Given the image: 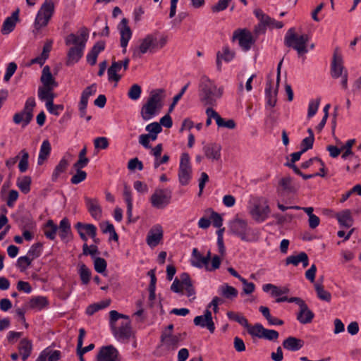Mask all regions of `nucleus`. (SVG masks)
Instances as JSON below:
<instances>
[{
    "mask_svg": "<svg viewBox=\"0 0 361 361\" xmlns=\"http://www.w3.org/2000/svg\"><path fill=\"white\" fill-rule=\"evenodd\" d=\"M299 309V312L297 314V319L299 321V322L302 324H306L312 322L314 317V314L309 309L307 304L304 305Z\"/></svg>",
    "mask_w": 361,
    "mask_h": 361,
    "instance_id": "28",
    "label": "nucleus"
},
{
    "mask_svg": "<svg viewBox=\"0 0 361 361\" xmlns=\"http://www.w3.org/2000/svg\"><path fill=\"white\" fill-rule=\"evenodd\" d=\"M161 341L166 349L169 350H176L180 342V335H173L164 331L161 336Z\"/></svg>",
    "mask_w": 361,
    "mask_h": 361,
    "instance_id": "19",
    "label": "nucleus"
},
{
    "mask_svg": "<svg viewBox=\"0 0 361 361\" xmlns=\"http://www.w3.org/2000/svg\"><path fill=\"white\" fill-rule=\"evenodd\" d=\"M264 19L266 20L267 26L270 28L281 29L283 27V23L281 21H277L274 18H271L264 13Z\"/></svg>",
    "mask_w": 361,
    "mask_h": 361,
    "instance_id": "62",
    "label": "nucleus"
},
{
    "mask_svg": "<svg viewBox=\"0 0 361 361\" xmlns=\"http://www.w3.org/2000/svg\"><path fill=\"white\" fill-rule=\"evenodd\" d=\"M79 266L80 268L78 273L80 280L82 284L87 285L90 281L91 271L85 264H80Z\"/></svg>",
    "mask_w": 361,
    "mask_h": 361,
    "instance_id": "51",
    "label": "nucleus"
},
{
    "mask_svg": "<svg viewBox=\"0 0 361 361\" xmlns=\"http://www.w3.org/2000/svg\"><path fill=\"white\" fill-rule=\"evenodd\" d=\"M301 262L302 264V267L304 268L307 267L309 265V259L307 255L301 252L297 255H290L286 259V264H293L294 266H298L299 263Z\"/></svg>",
    "mask_w": 361,
    "mask_h": 361,
    "instance_id": "29",
    "label": "nucleus"
},
{
    "mask_svg": "<svg viewBox=\"0 0 361 361\" xmlns=\"http://www.w3.org/2000/svg\"><path fill=\"white\" fill-rule=\"evenodd\" d=\"M32 342L26 338H23L19 343V352L22 356V360L25 361L31 354Z\"/></svg>",
    "mask_w": 361,
    "mask_h": 361,
    "instance_id": "40",
    "label": "nucleus"
},
{
    "mask_svg": "<svg viewBox=\"0 0 361 361\" xmlns=\"http://www.w3.org/2000/svg\"><path fill=\"white\" fill-rule=\"evenodd\" d=\"M222 94V87H218L207 75L201 76L198 85V96L203 105L210 107L216 106Z\"/></svg>",
    "mask_w": 361,
    "mask_h": 361,
    "instance_id": "3",
    "label": "nucleus"
},
{
    "mask_svg": "<svg viewBox=\"0 0 361 361\" xmlns=\"http://www.w3.org/2000/svg\"><path fill=\"white\" fill-rule=\"evenodd\" d=\"M43 245L41 243H37L33 244L27 252V256L32 259V260L39 257L42 252Z\"/></svg>",
    "mask_w": 361,
    "mask_h": 361,
    "instance_id": "52",
    "label": "nucleus"
},
{
    "mask_svg": "<svg viewBox=\"0 0 361 361\" xmlns=\"http://www.w3.org/2000/svg\"><path fill=\"white\" fill-rule=\"evenodd\" d=\"M233 38H237L239 41V45L244 51L250 49L252 45L254 44L255 40L250 32L243 30L238 32L235 31L233 35Z\"/></svg>",
    "mask_w": 361,
    "mask_h": 361,
    "instance_id": "18",
    "label": "nucleus"
},
{
    "mask_svg": "<svg viewBox=\"0 0 361 361\" xmlns=\"http://www.w3.org/2000/svg\"><path fill=\"white\" fill-rule=\"evenodd\" d=\"M269 213V207L268 205L262 206L260 204H255L250 211L252 218L258 222L265 221Z\"/></svg>",
    "mask_w": 361,
    "mask_h": 361,
    "instance_id": "24",
    "label": "nucleus"
},
{
    "mask_svg": "<svg viewBox=\"0 0 361 361\" xmlns=\"http://www.w3.org/2000/svg\"><path fill=\"white\" fill-rule=\"evenodd\" d=\"M31 182V178L26 176L18 179L17 185L22 192L27 194L30 191Z\"/></svg>",
    "mask_w": 361,
    "mask_h": 361,
    "instance_id": "50",
    "label": "nucleus"
},
{
    "mask_svg": "<svg viewBox=\"0 0 361 361\" xmlns=\"http://www.w3.org/2000/svg\"><path fill=\"white\" fill-rule=\"evenodd\" d=\"M204 154L207 159L212 161H219L221 157V146L219 143L210 142L202 148Z\"/></svg>",
    "mask_w": 361,
    "mask_h": 361,
    "instance_id": "17",
    "label": "nucleus"
},
{
    "mask_svg": "<svg viewBox=\"0 0 361 361\" xmlns=\"http://www.w3.org/2000/svg\"><path fill=\"white\" fill-rule=\"evenodd\" d=\"M88 30L83 28L80 30V35L71 33L65 38L66 46H72L67 52L66 64L68 66L76 63L83 56L86 42L88 39Z\"/></svg>",
    "mask_w": 361,
    "mask_h": 361,
    "instance_id": "1",
    "label": "nucleus"
},
{
    "mask_svg": "<svg viewBox=\"0 0 361 361\" xmlns=\"http://www.w3.org/2000/svg\"><path fill=\"white\" fill-rule=\"evenodd\" d=\"M36 103L34 97L27 98L23 109L13 115V122L16 124L22 123L23 127L27 126L33 118V109Z\"/></svg>",
    "mask_w": 361,
    "mask_h": 361,
    "instance_id": "10",
    "label": "nucleus"
},
{
    "mask_svg": "<svg viewBox=\"0 0 361 361\" xmlns=\"http://www.w3.org/2000/svg\"><path fill=\"white\" fill-rule=\"evenodd\" d=\"M32 261V259H30L27 255L20 257L17 261V267L21 271H24L31 264Z\"/></svg>",
    "mask_w": 361,
    "mask_h": 361,
    "instance_id": "61",
    "label": "nucleus"
},
{
    "mask_svg": "<svg viewBox=\"0 0 361 361\" xmlns=\"http://www.w3.org/2000/svg\"><path fill=\"white\" fill-rule=\"evenodd\" d=\"M315 290L317 292V297L324 301L330 302L331 300V294L324 290L323 285L319 283L314 284Z\"/></svg>",
    "mask_w": 361,
    "mask_h": 361,
    "instance_id": "49",
    "label": "nucleus"
},
{
    "mask_svg": "<svg viewBox=\"0 0 361 361\" xmlns=\"http://www.w3.org/2000/svg\"><path fill=\"white\" fill-rule=\"evenodd\" d=\"M178 180L180 185H187L192 178V168L188 153L182 154L178 169Z\"/></svg>",
    "mask_w": 361,
    "mask_h": 361,
    "instance_id": "12",
    "label": "nucleus"
},
{
    "mask_svg": "<svg viewBox=\"0 0 361 361\" xmlns=\"http://www.w3.org/2000/svg\"><path fill=\"white\" fill-rule=\"evenodd\" d=\"M279 336V332L276 330L264 329L262 338L268 341H276Z\"/></svg>",
    "mask_w": 361,
    "mask_h": 361,
    "instance_id": "64",
    "label": "nucleus"
},
{
    "mask_svg": "<svg viewBox=\"0 0 361 361\" xmlns=\"http://www.w3.org/2000/svg\"><path fill=\"white\" fill-rule=\"evenodd\" d=\"M279 185L283 190L288 192H294L295 189L292 185V179L290 176L282 178L279 181Z\"/></svg>",
    "mask_w": 361,
    "mask_h": 361,
    "instance_id": "55",
    "label": "nucleus"
},
{
    "mask_svg": "<svg viewBox=\"0 0 361 361\" xmlns=\"http://www.w3.org/2000/svg\"><path fill=\"white\" fill-rule=\"evenodd\" d=\"M68 166V161L65 158H62L54 170L51 176V180L53 181H56L61 174L66 171Z\"/></svg>",
    "mask_w": 361,
    "mask_h": 361,
    "instance_id": "45",
    "label": "nucleus"
},
{
    "mask_svg": "<svg viewBox=\"0 0 361 361\" xmlns=\"http://www.w3.org/2000/svg\"><path fill=\"white\" fill-rule=\"evenodd\" d=\"M207 258H204V256L198 252L197 248L193 249L191 259V264L192 266L197 268L204 267L206 269L207 265Z\"/></svg>",
    "mask_w": 361,
    "mask_h": 361,
    "instance_id": "37",
    "label": "nucleus"
},
{
    "mask_svg": "<svg viewBox=\"0 0 361 361\" xmlns=\"http://www.w3.org/2000/svg\"><path fill=\"white\" fill-rule=\"evenodd\" d=\"M336 218L342 227L350 228L353 225L354 219L350 209H344L338 212L336 214Z\"/></svg>",
    "mask_w": 361,
    "mask_h": 361,
    "instance_id": "25",
    "label": "nucleus"
},
{
    "mask_svg": "<svg viewBox=\"0 0 361 361\" xmlns=\"http://www.w3.org/2000/svg\"><path fill=\"white\" fill-rule=\"evenodd\" d=\"M163 238L162 227L157 224L154 226L148 232L146 241L151 247H156Z\"/></svg>",
    "mask_w": 361,
    "mask_h": 361,
    "instance_id": "21",
    "label": "nucleus"
},
{
    "mask_svg": "<svg viewBox=\"0 0 361 361\" xmlns=\"http://www.w3.org/2000/svg\"><path fill=\"white\" fill-rule=\"evenodd\" d=\"M229 230L233 235L239 237L243 241L251 242L257 238V233L249 227L246 221L235 219L231 222Z\"/></svg>",
    "mask_w": 361,
    "mask_h": 361,
    "instance_id": "9",
    "label": "nucleus"
},
{
    "mask_svg": "<svg viewBox=\"0 0 361 361\" xmlns=\"http://www.w3.org/2000/svg\"><path fill=\"white\" fill-rule=\"evenodd\" d=\"M166 98L164 89L159 88L150 92L149 96L140 110V115L144 121H149L159 114L164 106V100Z\"/></svg>",
    "mask_w": 361,
    "mask_h": 361,
    "instance_id": "4",
    "label": "nucleus"
},
{
    "mask_svg": "<svg viewBox=\"0 0 361 361\" xmlns=\"http://www.w3.org/2000/svg\"><path fill=\"white\" fill-rule=\"evenodd\" d=\"M54 88L44 86L39 87L38 88V97L41 101L46 102L47 109L51 114L58 116L59 113L54 111V94L52 92Z\"/></svg>",
    "mask_w": 361,
    "mask_h": 361,
    "instance_id": "13",
    "label": "nucleus"
},
{
    "mask_svg": "<svg viewBox=\"0 0 361 361\" xmlns=\"http://www.w3.org/2000/svg\"><path fill=\"white\" fill-rule=\"evenodd\" d=\"M85 335V331L84 329H80L79 336L78 338L77 350L80 351L82 353H86L92 350L94 348V345L91 343L86 347L82 348L83 338Z\"/></svg>",
    "mask_w": 361,
    "mask_h": 361,
    "instance_id": "46",
    "label": "nucleus"
},
{
    "mask_svg": "<svg viewBox=\"0 0 361 361\" xmlns=\"http://www.w3.org/2000/svg\"><path fill=\"white\" fill-rule=\"evenodd\" d=\"M88 212L94 219H99L102 216V209L97 200L85 198Z\"/></svg>",
    "mask_w": 361,
    "mask_h": 361,
    "instance_id": "31",
    "label": "nucleus"
},
{
    "mask_svg": "<svg viewBox=\"0 0 361 361\" xmlns=\"http://www.w3.org/2000/svg\"><path fill=\"white\" fill-rule=\"evenodd\" d=\"M247 330V332L252 336H255L259 338H262L263 332L264 331V327L259 323H257L255 325L252 326L248 324V326L245 327Z\"/></svg>",
    "mask_w": 361,
    "mask_h": 361,
    "instance_id": "48",
    "label": "nucleus"
},
{
    "mask_svg": "<svg viewBox=\"0 0 361 361\" xmlns=\"http://www.w3.org/2000/svg\"><path fill=\"white\" fill-rule=\"evenodd\" d=\"M220 295L227 299H233L238 296V290L233 286L228 284H224L219 288Z\"/></svg>",
    "mask_w": 361,
    "mask_h": 361,
    "instance_id": "42",
    "label": "nucleus"
},
{
    "mask_svg": "<svg viewBox=\"0 0 361 361\" xmlns=\"http://www.w3.org/2000/svg\"><path fill=\"white\" fill-rule=\"evenodd\" d=\"M19 9L13 12L12 15L6 18L3 23L1 27V33L3 35H8L11 33L15 28L16 23L18 21Z\"/></svg>",
    "mask_w": 361,
    "mask_h": 361,
    "instance_id": "23",
    "label": "nucleus"
},
{
    "mask_svg": "<svg viewBox=\"0 0 361 361\" xmlns=\"http://www.w3.org/2000/svg\"><path fill=\"white\" fill-rule=\"evenodd\" d=\"M142 93V88L138 84H133L128 92V97L134 101L137 100Z\"/></svg>",
    "mask_w": 361,
    "mask_h": 361,
    "instance_id": "58",
    "label": "nucleus"
},
{
    "mask_svg": "<svg viewBox=\"0 0 361 361\" xmlns=\"http://www.w3.org/2000/svg\"><path fill=\"white\" fill-rule=\"evenodd\" d=\"M262 290L265 293L271 292V295L272 297L279 298H281L280 296L286 295L289 292V289L286 286L279 287L271 283H267L263 285Z\"/></svg>",
    "mask_w": 361,
    "mask_h": 361,
    "instance_id": "32",
    "label": "nucleus"
},
{
    "mask_svg": "<svg viewBox=\"0 0 361 361\" xmlns=\"http://www.w3.org/2000/svg\"><path fill=\"white\" fill-rule=\"evenodd\" d=\"M58 226L52 220H48L44 227V234L47 238L54 240L56 238Z\"/></svg>",
    "mask_w": 361,
    "mask_h": 361,
    "instance_id": "41",
    "label": "nucleus"
},
{
    "mask_svg": "<svg viewBox=\"0 0 361 361\" xmlns=\"http://www.w3.org/2000/svg\"><path fill=\"white\" fill-rule=\"evenodd\" d=\"M97 361H121L118 350L112 345L103 346L100 348L97 355Z\"/></svg>",
    "mask_w": 361,
    "mask_h": 361,
    "instance_id": "14",
    "label": "nucleus"
},
{
    "mask_svg": "<svg viewBox=\"0 0 361 361\" xmlns=\"http://www.w3.org/2000/svg\"><path fill=\"white\" fill-rule=\"evenodd\" d=\"M121 68L120 62L113 61L111 66L107 70L109 80L115 81L116 82H118L121 78V75L117 74V72L120 71Z\"/></svg>",
    "mask_w": 361,
    "mask_h": 361,
    "instance_id": "39",
    "label": "nucleus"
},
{
    "mask_svg": "<svg viewBox=\"0 0 361 361\" xmlns=\"http://www.w3.org/2000/svg\"><path fill=\"white\" fill-rule=\"evenodd\" d=\"M166 42V37L161 36L158 38L157 33L148 34L140 40V45L133 50V56L140 57L147 52L154 53L162 49Z\"/></svg>",
    "mask_w": 361,
    "mask_h": 361,
    "instance_id": "5",
    "label": "nucleus"
},
{
    "mask_svg": "<svg viewBox=\"0 0 361 361\" xmlns=\"http://www.w3.org/2000/svg\"><path fill=\"white\" fill-rule=\"evenodd\" d=\"M320 103V98H317L316 99H312L309 102L308 105V112H307V117L311 118L314 116L319 108Z\"/></svg>",
    "mask_w": 361,
    "mask_h": 361,
    "instance_id": "59",
    "label": "nucleus"
},
{
    "mask_svg": "<svg viewBox=\"0 0 361 361\" xmlns=\"http://www.w3.org/2000/svg\"><path fill=\"white\" fill-rule=\"evenodd\" d=\"M279 87V83H278V82H276V84L274 85L271 78L269 76L267 77L265 87V97L267 104L271 108L274 107L276 104Z\"/></svg>",
    "mask_w": 361,
    "mask_h": 361,
    "instance_id": "15",
    "label": "nucleus"
},
{
    "mask_svg": "<svg viewBox=\"0 0 361 361\" xmlns=\"http://www.w3.org/2000/svg\"><path fill=\"white\" fill-rule=\"evenodd\" d=\"M75 228L76 230H81V231L85 232L90 238H94V235H97V227L92 224L78 222L75 225Z\"/></svg>",
    "mask_w": 361,
    "mask_h": 361,
    "instance_id": "44",
    "label": "nucleus"
},
{
    "mask_svg": "<svg viewBox=\"0 0 361 361\" xmlns=\"http://www.w3.org/2000/svg\"><path fill=\"white\" fill-rule=\"evenodd\" d=\"M212 116H215L216 117V123L219 128H226L228 129H234L235 128V123L233 119H228L226 121L223 118H221L218 113H213Z\"/></svg>",
    "mask_w": 361,
    "mask_h": 361,
    "instance_id": "47",
    "label": "nucleus"
},
{
    "mask_svg": "<svg viewBox=\"0 0 361 361\" xmlns=\"http://www.w3.org/2000/svg\"><path fill=\"white\" fill-rule=\"evenodd\" d=\"M344 69L343 65V60L340 56L336 54L334 55L333 61L331 63V75L333 78H338L343 75V71Z\"/></svg>",
    "mask_w": 361,
    "mask_h": 361,
    "instance_id": "34",
    "label": "nucleus"
},
{
    "mask_svg": "<svg viewBox=\"0 0 361 361\" xmlns=\"http://www.w3.org/2000/svg\"><path fill=\"white\" fill-rule=\"evenodd\" d=\"M59 230V236L62 240H65L68 235L71 233V224L68 219H63L58 227Z\"/></svg>",
    "mask_w": 361,
    "mask_h": 361,
    "instance_id": "43",
    "label": "nucleus"
},
{
    "mask_svg": "<svg viewBox=\"0 0 361 361\" xmlns=\"http://www.w3.org/2000/svg\"><path fill=\"white\" fill-rule=\"evenodd\" d=\"M54 11L55 5L54 1L52 0H44L37 11L35 19V29L33 30L35 34H37L42 27L48 25L54 13Z\"/></svg>",
    "mask_w": 361,
    "mask_h": 361,
    "instance_id": "8",
    "label": "nucleus"
},
{
    "mask_svg": "<svg viewBox=\"0 0 361 361\" xmlns=\"http://www.w3.org/2000/svg\"><path fill=\"white\" fill-rule=\"evenodd\" d=\"M128 24V19L123 18L118 25V30L121 35V47H127L128 42L132 37V30Z\"/></svg>",
    "mask_w": 361,
    "mask_h": 361,
    "instance_id": "22",
    "label": "nucleus"
},
{
    "mask_svg": "<svg viewBox=\"0 0 361 361\" xmlns=\"http://www.w3.org/2000/svg\"><path fill=\"white\" fill-rule=\"evenodd\" d=\"M20 154H21V158L18 164V169L20 172L23 173L28 169L29 154L25 149H22Z\"/></svg>",
    "mask_w": 361,
    "mask_h": 361,
    "instance_id": "54",
    "label": "nucleus"
},
{
    "mask_svg": "<svg viewBox=\"0 0 361 361\" xmlns=\"http://www.w3.org/2000/svg\"><path fill=\"white\" fill-rule=\"evenodd\" d=\"M107 263L104 258L97 257L94 258V267L97 273L103 274L105 272Z\"/></svg>",
    "mask_w": 361,
    "mask_h": 361,
    "instance_id": "56",
    "label": "nucleus"
},
{
    "mask_svg": "<svg viewBox=\"0 0 361 361\" xmlns=\"http://www.w3.org/2000/svg\"><path fill=\"white\" fill-rule=\"evenodd\" d=\"M109 324L115 338L120 342H128L133 335L129 317L116 310L109 312Z\"/></svg>",
    "mask_w": 361,
    "mask_h": 361,
    "instance_id": "2",
    "label": "nucleus"
},
{
    "mask_svg": "<svg viewBox=\"0 0 361 361\" xmlns=\"http://www.w3.org/2000/svg\"><path fill=\"white\" fill-rule=\"evenodd\" d=\"M51 145L48 140L42 142L40 147L39 153L37 159V164L42 165L44 161L47 159L51 152Z\"/></svg>",
    "mask_w": 361,
    "mask_h": 361,
    "instance_id": "38",
    "label": "nucleus"
},
{
    "mask_svg": "<svg viewBox=\"0 0 361 361\" xmlns=\"http://www.w3.org/2000/svg\"><path fill=\"white\" fill-rule=\"evenodd\" d=\"M193 322L196 326L207 328L210 333H214L215 330L212 312L208 309L204 311V315L195 317Z\"/></svg>",
    "mask_w": 361,
    "mask_h": 361,
    "instance_id": "20",
    "label": "nucleus"
},
{
    "mask_svg": "<svg viewBox=\"0 0 361 361\" xmlns=\"http://www.w3.org/2000/svg\"><path fill=\"white\" fill-rule=\"evenodd\" d=\"M226 314L229 319L233 320V321L238 322V324L243 326L244 327H246L247 326H248L247 319L245 317L241 315L240 314L230 311V312H228Z\"/></svg>",
    "mask_w": 361,
    "mask_h": 361,
    "instance_id": "53",
    "label": "nucleus"
},
{
    "mask_svg": "<svg viewBox=\"0 0 361 361\" xmlns=\"http://www.w3.org/2000/svg\"><path fill=\"white\" fill-rule=\"evenodd\" d=\"M256 18L259 20V23L254 28V33L256 35L264 34L267 30V23L264 19V13L260 8H256L253 11Z\"/></svg>",
    "mask_w": 361,
    "mask_h": 361,
    "instance_id": "26",
    "label": "nucleus"
},
{
    "mask_svg": "<svg viewBox=\"0 0 361 361\" xmlns=\"http://www.w3.org/2000/svg\"><path fill=\"white\" fill-rule=\"evenodd\" d=\"M97 91L95 84L87 87L82 92L80 100L78 104V110L80 117H85L86 114L87 106L90 96L94 94Z\"/></svg>",
    "mask_w": 361,
    "mask_h": 361,
    "instance_id": "16",
    "label": "nucleus"
},
{
    "mask_svg": "<svg viewBox=\"0 0 361 361\" xmlns=\"http://www.w3.org/2000/svg\"><path fill=\"white\" fill-rule=\"evenodd\" d=\"M310 41L308 35H299L295 32L293 27L290 28L284 38L285 45L295 49L299 56L308 52L307 43Z\"/></svg>",
    "mask_w": 361,
    "mask_h": 361,
    "instance_id": "6",
    "label": "nucleus"
},
{
    "mask_svg": "<svg viewBox=\"0 0 361 361\" xmlns=\"http://www.w3.org/2000/svg\"><path fill=\"white\" fill-rule=\"evenodd\" d=\"M276 302H279V303L283 302H295L299 306V308H300L301 307H302L304 305L306 304L305 302V301L302 299H301L300 298L293 297V298H288L287 296H283L281 298H276Z\"/></svg>",
    "mask_w": 361,
    "mask_h": 361,
    "instance_id": "60",
    "label": "nucleus"
},
{
    "mask_svg": "<svg viewBox=\"0 0 361 361\" xmlns=\"http://www.w3.org/2000/svg\"><path fill=\"white\" fill-rule=\"evenodd\" d=\"M180 282L181 287L183 288V290H185L188 297H190L195 294L192 281L188 273L184 272L180 274Z\"/></svg>",
    "mask_w": 361,
    "mask_h": 361,
    "instance_id": "36",
    "label": "nucleus"
},
{
    "mask_svg": "<svg viewBox=\"0 0 361 361\" xmlns=\"http://www.w3.org/2000/svg\"><path fill=\"white\" fill-rule=\"evenodd\" d=\"M355 143V139H350L346 141L345 144L341 148V151H344L341 155V158L346 159L348 156L353 155L352 147Z\"/></svg>",
    "mask_w": 361,
    "mask_h": 361,
    "instance_id": "57",
    "label": "nucleus"
},
{
    "mask_svg": "<svg viewBox=\"0 0 361 361\" xmlns=\"http://www.w3.org/2000/svg\"><path fill=\"white\" fill-rule=\"evenodd\" d=\"M172 198V191L169 188H157L150 197L152 205L157 209H164L168 206Z\"/></svg>",
    "mask_w": 361,
    "mask_h": 361,
    "instance_id": "11",
    "label": "nucleus"
},
{
    "mask_svg": "<svg viewBox=\"0 0 361 361\" xmlns=\"http://www.w3.org/2000/svg\"><path fill=\"white\" fill-rule=\"evenodd\" d=\"M76 173L73 175L71 179V182L73 184H78L82 181L85 180L87 177V173L85 171H82L80 169H75Z\"/></svg>",
    "mask_w": 361,
    "mask_h": 361,
    "instance_id": "63",
    "label": "nucleus"
},
{
    "mask_svg": "<svg viewBox=\"0 0 361 361\" xmlns=\"http://www.w3.org/2000/svg\"><path fill=\"white\" fill-rule=\"evenodd\" d=\"M49 305V301L44 296L32 297L29 301V307L37 311H40Z\"/></svg>",
    "mask_w": 361,
    "mask_h": 361,
    "instance_id": "35",
    "label": "nucleus"
},
{
    "mask_svg": "<svg viewBox=\"0 0 361 361\" xmlns=\"http://www.w3.org/2000/svg\"><path fill=\"white\" fill-rule=\"evenodd\" d=\"M54 11L55 5L54 1L52 0H44L37 11L35 19V29L33 30L35 34H37L42 27L48 25L54 13Z\"/></svg>",
    "mask_w": 361,
    "mask_h": 361,
    "instance_id": "7",
    "label": "nucleus"
},
{
    "mask_svg": "<svg viewBox=\"0 0 361 361\" xmlns=\"http://www.w3.org/2000/svg\"><path fill=\"white\" fill-rule=\"evenodd\" d=\"M304 341L302 339L289 336L283 342V347L290 351H298L304 345Z\"/></svg>",
    "mask_w": 361,
    "mask_h": 361,
    "instance_id": "27",
    "label": "nucleus"
},
{
    "mask_svg": "<svg viewBox=\"0 0 361 361\" xmlns=\"http://www.w3.org/2000/svg\"><path fill=\"white\" fill-rule=\"evenodd\" d=\"M41 82L44 87H56L58 86L48 66H44L42 69Z\"/></svg>",
    "mask_w": 361,
    "mask_h": 361,
    "instance_id": "33",
    "label": "nucleus"
},
{
    "mask_svg": "<svg viewBox=\"0 0 361 361\" xmlns=\"http://www.w3.org/2000/svg\"><path fill=\"white\" fill-rule=\"evenodd\" d=\"M123 198L127 204V216L128 222H134L135 220H132L133 216V198L130 188L126 184L124 185L123 188Z\"/></svg>",
    "mask_w": 361,
    "mask_h": 361,
    "instance_id": "30",
    "label": "nucleus"
}]
</instances>
